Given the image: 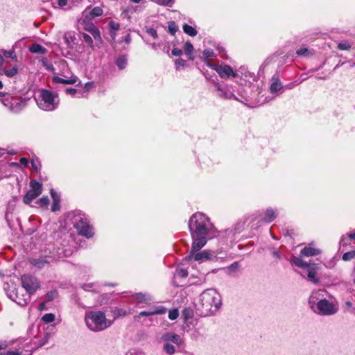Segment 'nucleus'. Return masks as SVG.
Masks as SVG:
<instances>
[{"label": "nucleus", "mask_w": 355, "mask_h": 355, "mask_svg": "<svg viewBox=\"0 0 355 355\" xmlns=\"http://www.w3.org/2000/svg\"><path fill=\"white\" fill-rule=\"evenodd\" d=\"M189 229L193 239L192 252L200 251L207 243L211 231L209 218L202 213H195L189 219Z\"/></svg>", "instance_id": "1"}, {"label": "nucleus", "mask_w": 355, "mask_h": 355, "mask_svg": "<svg viewBox=\"0 0 355 355\" xmlns=\"http://www.w3.org/2000/svg\"><path fill=\"white\" fill-rule=\"evenodd\" d=\"M221 304L220 297L216 291L209 289L203 291L196 304V309L200 316L206 317L214 314Z\"/></svg>", "instance_id": "2"}, {"label": "nucleus", "mask_w": 355, "mask_h": 355, "mask_svg": "<svg viewBox=\"0 0 355 355\" xmlns=\"http://www.w3.org/2000/svg\"><path fill=\"white\" fill-rule=\"evenodd\" d=\"M85 321L87 327L92 331L98 332L111 327L114 320H108L101 311H86Z\"/></svg>", "instance_id": "3"}, {"label": "nucleus", "mask_w": 355, "mask_h": 355, "mask_svg": "<svg viewBox=\"0 0 355 355\" xmlns=\"http://www.w3.org/2000/svg\"><path fill=\"white\" fill-rule=\"evenodd\" d=\"M73 227L77 230L78 234L91 239L94 236L93 227L89 225V220L81 216L74 217Z\"/></svg>", "instance_id": "4"}, {"label": "nucleus", "mask_w": 355, "mask_h": 355, "mask_svg": "<svg viewBox=\"0 0 355 355\" xmlns=\"http://www.w3.org/2000/svg\"><path fill=\"white\" fill-rule=\"evenodd\" d=\"M21 283L26 292L31 295L35 293V292L40 288V282L39 279L31 274H24L21 275Z\"/></svg>", "instance_id": "5"}, {"label": "nucleus", "mask_w": 355, "mask_h": 355, "mask_svg": "<svg viewBox=\"0 0 355 355\" xmlns=\"http://www.w3.org/2000/svg\"><path fill=\"white\" fill-rule=\"evenodd\" d=\"M316 307L317 313L320 315H333L338 311V304L334 302H331L326 299L318 301Z\"/></svg>", "instance_id": "6"}, {"label": "nucleus", "mask_w": 355, "mask_h": 355, "mask_svg": "<svg viewBox=\"0 0 355 355\" xmlns=\"http://www.w3.org/2000/svg\"><path fill=\"white\" fill-rule=\"evenodd\" d=\"M40 97L41 98L39 106L44 110L52 111L55 110L56 103L55 102V96L51 92L42 89L40 92Z\"/></svg>", "instance_id": "7"}, {"label": "nucleus", "mask_w": 355, "mask_h": 355, "mask_svg": "<svg viewBox=\"0 0 355 355\" xmlns=\"http://www.w3.org/2000/svg\"><path fill=\"white\" fill-rule=\"evenodd\" d=\"M213 254L210 250H203L202 252L195 251L192 252L191 249L189 254L187 257V259H191L192 258L196 261H203L206 260H210Z\"/></svg>", "instance_id": "8"}, {"label": "nucleus", "mask_w": 355, "mask_h": 355, "mask_svg": "<svg viewBox=\"0 0 355 355\" xmlns=\"http://www.w3.org/2000/svg\"><path fill=\"white\" fill-rule=\"evenodd\" d=\"M291 262L293 265L305 269L306 270V275L309 279H311V263L304 261L302 257L299 256H292L291 258Z\"/></svg>", "instance_id": "9"}, {"label": "nucleus", "mask_w": 355, "mask_h": 355, "mask_svg": "<svg viewBox=\"0 0 355 355\" xmlns=\"http://www.w3.org/2000/svg\"><path fill=\"white\" fill-rule=\"evenodd\" d=\"M216 71L222 78H227L230 76L236 77V73L233 71L232 68L229 65L217 66L215 68Z\"/></svg>", "instance_id": "10"}, {"label": "nucleus", "mask_w": 355, "mask_h": 355, "mask_svg": "<svg viewBox=\"0 0 355 355\" xmlns=\"http://www.w3.org/2000/svg\"><path fill=\"white\" fill-rule=\"evenodd\" d=\"M15 298L13 300L19 305L23 306L28 304V302L31 300V295L26 292L25 294L19 295L18 289H16L14 293Z\"/></svg>", "instance_id": "11"}, {"label": "nucleus", "mask_w": 355, "mask_h": 355, "mask_svg": "<svg viewBox=\"0 0 355 355\" xmlns=\"http://www.w3.org/2000/svg\"><path fill=\"white\" fill-rule=\"evenodd\" d=\"M162 339L165 341H171L180 346L182 344V339L180 336L173 333H166L163 335Z\"/></svg>", "instance_id": "12"}, {"label": "nucleus", "mask_w": 355, "mask_h": 355, "mask_svg": "<svg viewBox=\"0 0 355 355\" xmlns=\"http://www.w3.org/2000/svg\"><path fill=\"white\" fill-rule=\"evenodd\" d=\"M166 312V309L162 306H157L150 311H141L137 315L138 318L141 316H150L153 315H162Z\"/></svg>", "instance_id": "13"}, {"label": "nucleus", "mask_w": 355, "mask_h": 355, "mask_svg": "<svg viewBox=\"0 0 355 355\" xmlns=\"http://www.w3.org/2000/svg\"><path fill=\"white\" fill-rule=\"evenodd\" d=\"M77 80V77H71L70 78L64 79L58 76H53L52 79L53 82L55 83H62L65 85L75 84Z\"/></svg>", "instance_id": "14"}, {"label": "nucleus", "mask_w": 355, "mask_h": 355, "mask_svg": "<svg viewBox=\"0 0 355 355\" xmlns=\"http://www.w3.org/2000/svg\"><path fill=\"white\" fill-rule=\"evenodd\" d=\"M40 194L36 193L35 191H33L32 190H28L27 193L23 198V202L25 205H30L31 202L36 199Z\"/></svg>", "instance_id": "15"}, {"label": "nucleus", "mask_w": 355, "mask_h": 355, "mask_svg": "<svg viewBox=\"0 0 355 355\" xmlns=\"http://www.w3.org/2000/svg\"><path fill=\"white\" fill-rule=\"evenodd\" d=\"M272 81L270 87V93L277 92L282 88V83L277 76H273L272 77Z\"/></svg>", "instance_id": "16"}, {"label": "nucleus", "mask_w": 355, "mask_h": 355, "mask_svg": "<svg viewBox=\"0 0 355 355\" xmlns=\"http://www.w3.org/2000/svg\"><path fill=\"white\" fill-rule=\"evenodd\" d=\"M29 262L31 265L37 267L38 269L43 268L49 263L48 261L44 258L30 259Z\"/></svg>", "instance_id": "17"}, {"label": "nucleus", "mask_w": 355, "mask_h": 355, "mask_svg": "<svg viewBox=\"0 0 355 355\" xmlns=\"http://www.w3.org/2000/svg\"><path fill=\"white\" fill-rule=\"evenodd\" d=\"M29 51L33 53L44 55L46 53L47 49L39 44H33L29 46Z\"/></svg>", "instance_id": "18"}, {"label": "nucleus", "mask_w": 355, "mask_h": 355, "mask_svg": "<svg viewBox=\"0 0 355 355\" xmlns=\"http://www.w3.org/2000/svg\"><path fill=\"white\" fill-rule=\"evenodd\" d=\"M51 195L53 198L51 211H56L60 209V198L57 193L53 189L51 190Z\"/></svg>", "instance_id": "19"}, {"label": "nucleus", "mask_w": 355, "mask_h": 355, "mask_svg": "<svg viewBox=\"0 0 355 355\" xmlns=\"http://www.w3.org/2000/svg\"><path fill=\"white\" fill-rule=\"evenodd\" d=\"M184 53L189 60H193L194 57L192 56V53L194 50L193 44L190 42H187L184 46Z\"/></svg>", "instance_id": "20"}, {"label": "nucleus", "mask_w": 355, "mask_h": 355, "mask_svg": "<svg viewBox=\"0 0 355 355\" xmlns=\"http://www.w3.org/2000/svg\"><path fill=\"white\" fill-rule=\"evenodd\" d=\"M31 190L35 191L36 193L41 194L43 191L42 184L35 180H33L30 182Z\"/></svg>", "instance_id": "21"}, {"label": "nucleus", "mask_w": 355, "mask_h": 355, "mask_svg": "<svg viewBox=\"0 0 355 355\" xmlns=\"http://www.w3.org/2000/svg\"><path fill=\"white\" fill-rule=\"evenodd\" d=\"M276 218L275 211L272 209H267L265 213L263 220L266 223H270Z\"/></svg>", "instance_id": "22"}, {"label": "nucleus", "mask_w": 355, "mask_h": 355, "mask_svg": "<svg viewBox=\"0 0 355 355\" xmlns=\"http://www.w3.org/2000/svg\"><path fill=\"white\" fill-rule=\"evenodd\" d=\"M18 73V69L17 67H13L10 69H1L0 70V76L4 74L9 78L14 77Z\"/></svg>", "instance_id": "23"}, {"label": "nucleus", "mask_w": 355, "mask_h": 355, "mask_svg": "<svg viewBox=\"0 0 355 355\" xmlns=\"http://www.w3.org/2000/svg\"><path fill=\"white\" fill-rule=\"evenodd\" d=\"M116 64L120 70L124 69L127 64V57L125 55H120L116 60Z\"/></svg>", "instance_id": "24"}, {"label": "nucleus", "mask_w": 355, "mask_h": 355, "mask_svg": "<svg viewBox=\"0 0 355 355\" xmlns=\"http://www.w3.org/2000/svg\"><path fill=\"white\" fill-rule=\"evenodd\" d=\"M112 312L114 314V319L112 320L114 321L119 317L125 316L127 315V311L119 307L113 308L112 309Z\"/></svg>", "instance_id": "25"}, {"label": "nucleus", "mask_w": 355, "mask_h": 355, "mask_svg": "<svg viewBox=\"0 0 355 355\" xmlns=\"http://www.w3.org/2000/svg\"><path fill=\"white\" fill-rule=\"evenodd\" d=\"M182 28L186 34L191 37L196 36L198 33L197 31L193 27L187 24L183 25Z\"/></svg>", "instance_id": "26"}, {"label": "nucleus", "mask_w": 355, "mask_h": 355, "mask_svg": "<svg viewBox=\"0 0 355 355\" xmlns=\"http://www.w3.org/2000/svg\"><path fill=\"white\" fill-rule=\"evenodd\" d=\"M352 46V43L347 40L340 41L338 44V48L340 50H349Z\"/></svg>", "instance_id": "27"}, {"label": "nucleus", "mask_w": 355, "mask_h": 355, "mask_svg": "<svg viewBox=\"0 0 355 355\" xmlns=\"http://www.w3.org/2000/svg\"><path fill=\"white\" fill-rule=\"evenodd\" d=\"M103 10L102 8L99 6L94 7L89 12V15L92 18L96 17H100L103 15Z\"/></svg>", "instance_id": "28"}, {"label": "nucleus", "mask_w": 355, "mask_h": 355, "mask_svg": "<svg viewBox=\"0 0 355 355\" xmlns=\"http://www.w3.org/2000/svg\"><path fill=\"white\" fill-rule=\"evenodd\" d=\"M168 33L174 35L178 30V26L174 21H170L168 22Z\"/></svg>", "instance_id": "29"}, {"label": "nucleus", "mask_w": 355, "mask_h": 355, "mask_svg": "<svg viewBox=\"0 0 355 355\" xmlns=\"http://www.w3.org/2000/svg\"><path fill=\"white\" fill-rule=\"evenodd\" d=\"M81 35H82V37H83V40L85 41V42L87 43V45L90 48L94 49V42H93V40H92V37L90 35H89L88 34L85 33H81Z\"/></svg>", "instance_id": "30"}, {"label": "nucleus", "mask_w": 355, "mask_h": 355, "mask_svg": "<svg viewBox=\"0 0 355 355\" xmlns=\"http://www.w3.org/2000/svg\"><path fill=\"white\" fill-rule=\"evenodd\" d=\"M36 204L40 207H47L49 205V199L48 196H44L36 202Z\"/></svg>", "instance_id": "31"}, {"label": "nucleus", "mask_w": 355, "mask_h": 355, "mask_svg": "<svg viewBox=\"0 0 355 355\" xmlns=\"http://www.w3.org/2000/svg\"><path fill=\"white\" fill-rule=\"evenodd\" d=\"M1 52L6 58H11L12 60H16L17 56L14 50H1Z\"/></svg>", "instance_id": "32"}, {"label": "nucleus", "mask_w": 355, "mask_h": 355, "mask_svg": "<svg viewBox=\"0 0 355 355\" xmlns=\"http://www.w3.org/2000/svg\"><path fill=\"white\" fill-rule=\"evenodd\" d=\"M89 33L93 36L95 40L98 41L100 42H102V38L101 35V33L98 27L94 28V31H92Z\"/></svg>", "instance_id": "33"}, {"label": "nucleus", "mask_w": 355, "mask_h": 355, "mask_svg": "<svg viewBox=\"0 0 355 355\" xmlns=\"http://www.w3.org/2000/svg\"><path fill=\"white\" fill-rule=\"evenodd\" d=\"M55 315L53 313H46L42 316V321L45 323H50L55 320Z\"/></svg>", "instance_id": "34"}, {"label": "nucleus", "mask_w": 355, "mask_h": 355, "mask_svg": "<svg viewBox=\"0 0 355 355\" xmlns=\"http://www.w3.org/2000/svg\"><path fill=\"white\" fill-rule=\"evenodd\" d=\"M164 350L168 354H173L175 352V347L168 343L164 344Z\"/></svg>", "instance_id": "35"}, {"label": "nucleus", "mask_w": 355, "mask_h": 355, "mask_svg": "<svg viewBox=\"0 0 355 355\" xmlns=\"http://www.w3.org/2000/svg\"><path fill=\"white\" fill-rule=\"evenodd\" d=\"M182 315L184 316L185 320H189L190 318H192L193 316V310L190 308L184 309L182 311Z\"/></svg>", "instance_id": "36"}, {"label": "nucleus", "mask_w": 355, "mask_h": 355, "mask_svg": "<svg viewBox=\"0 0 355 355\" xmlns=\"http://www.w3.org/2000/svg\"><path fill=\"white\" fill-rule=\"evenodd\" d=\"M108 27L111 31H116L120 28V24L114 21H110L108 23Z\"/></svg>", "instance_id": "37"}, {"label": "nucleus", "mask_w": 355, "mask_h": 355, "mask_svg": "<svg viewBox=\"0 0 355 355\" xmlns=\"http://www.w3.org/2000/svg\"><path fill=\"white\" fill-rule=\"evenodd\" d=\"M51 335L50 333L46 332L44 334V337L40 340V343L38 344L39 347H42L46 343H48L49 338H51Z\"/></svg>", "instance_id": "38"}, {"label": "nucleus", "mask_w": 355, "mask_h": 355, "mask_svg": "<svg viewBox=\"0 0 355 355\" xmlns=\"http://www.w3.org/2000/svg\"><path fill=\"white\" fill-rule=\"evenodd\" d=\"M311 244H309L308 246H306L304 247L303 249H302L301 252H300V256L302 257H310L311 256V246H310Z\"/></svg>", "instance_id": "39"}, {"label": "nucleus", "mask_w": 355, "mask_h": 355, "mask_svg": "<svg viewBox=\"0 0 355 355\" xmlns=\"http://www.w3.org/2000/svg\"><path fill=\"white\" fill-rule=\"evenodd\" d=\"M319 269L318 267V264L315 263H312V283H317L318 279L316 278V272L315 270Z\"/></svg>", "instance_id": "40"}, {"label": "nucleus", "mask_w": 355, "mask_h": 355, "mask_svg": "<svg viewBox=\"0 0 355 355\" xmlns=\"http://www.w3.org/2000/svg\"><path fill=\"white\" fill-rule=\"evenodd\" d=\"M355 257V250L347 252L343 255L344 261H349Z\"/></svg>", "instance_id": "41"}, {"label": "nucleus", "mask_w": 355, "mask_h": 355, "mask_svg": "<svg viewBox=\"0 0 355 355\" xmlns=\"http://www.w3.org/2000/svg\"><path fill=\"white\" fill-rule=\"evenodd\" d=\"M135 298L138 303L145 302L147 301V298L145 294L141 293H136Z\"/></svg>", "instance_id": "42"}, {"label": "nucleus", "mask_w": 355, "mask_h": 355, "mask_svg": "<svg viewBox=\"0 0 355 355\" xmlns=\"http://www.w3.org/2000/svg\"><path fill=\"white\" fill-rule=\"evenodd\" d=\"M179 316V312L178 309H172L169 311L168 318L171 320L177 319Z\"/></svg>", "instance_id": "43"}, {"label": "nucleus", "mask_w": 355, "mask_h": 355, "mask_svg": "<svg viewBox=\"0 0 355 355\" xmlns=\"http://www.w3.org/2000/svg\"><path fill=\"white\" fill-rule=\"evenodd\" d=\"M58 293L56 291H51L46 293V298L48 302L53 300L57 296Z\"/></svg>", "instance_id": "44"}, {"label": "nucleus", "mask_w": 355, "mask_h": 355, "mask_svg": "<svg viewBox=\"0 0 355 355\" xmlns=\"http://www.w3.org/2000/svg\"><path fill=\"white\" fill-rule=\"evenodd\" d=\"M27 354H24L22 352H15V351H7L6 352L1 353V355H31L32 351H28Z\"/></svg>", "instance_id": "45"}, {"label": "nucleus", "mask_w": 355, "mask_h": 355, "mask_svg": "<svg viewBox=\"0 0 355 355\" xmlns=\"http://www.w3.org/2000/svg\"><path fill=\"white\" fill-rule=\"evenodd\" d=\"M296 53L300 56H307L309 55V49L303 47L297 50Z\"/></svg>", "instance_id": "46"}, {"label": "nucleus", "mask_w": 355, "mask_h": 355, "mask_svg": "<svg viewBox=\"0 0 355 355\" xmlns=\"http://www.w3.org/2000/svg\"><path fill=\"white\" fill-rule=\"evenodd\" d=\"M176 69H179L180 67H183L186 64V60L182 58H178L175 62Z\"/></svg>", "instance_id": "47"}, {"label": "nucleus", "mask_w": 355, "mask_h": 355, "mask_svg": "<svg viewBox=\"0 0 355 355\" xmlns=\"http://www.w3.org/2000/svg\"><path fill=\"white\" fill-rule=\"evenodd\" d=\"M203 56L205 58H211L214 56V52L211 49H205L202 52Z\"/></svg>", "instance_id": "48"}, {"label": "nucleus", "mask_w": 355, "mask_h": 355, "mask_svg": "<svg viewBox=\"0 0 355 355\" xmlns=\"http://www.w3.org/2000/svg\"><path fill=\"white\" fill-rule=\"evenodd\" d=\"M96 26L93 23H87L84 26V30L90 33L92 31H94V28Z\"/></svg>", "instance_id": "49"}, {"label": "nucleus", "mask_w": 355, "mask_h": 355, "mask_svg": "<svg viewBox=\"0 0 355 355\" xmlns=\"http://www.w3.org/2000/svg\"><path fill=\"white\" fill-rule=\"evenodd\" d=\"M157 3L162 6H171V3L174 2V0H155Z\"/></svg>", "instance_id": "50"}, {"label": "nucleus", "mask_w": 355, "mask_h": 355, "mask_svg": "<svg viewBox=\"0 0 355 355\" xmlns=\"http://www.w3.org/2000/svg\"><path fill=\"white\" fill-rule=\"evenodd\" d=\"M147 33L151 35L153 38L156 39L158 37V35H157V31L155 29V28H149L148 31H147Z\"/></svg>", "instance_id": "51"}, {"label": "nucleus", "mask_w": 355, "mask_h": 355, "mask_svg": "<svg viewBox=\"0 0 355 355\" xmlns=\"http://www.w3.org/2000/svg\"><path fill=\"white\" fill-rule=\"evenodd\" d=\"M173 55L180 56L182 54V51L178 48H173L171 52Z\"/></svg>", "instance_id": "52"}, {"label": "nucleus", "mask_w": 355, "mask_h": 355, "mask_svg": "<svg viewBox=\"0 0 355 355\" xmlns=\"http://www.w3.org/2000/svg\"><path fill=\"white\" fill-rule=\"evenodd\" d=\"M65 92L67 94H69V95H75L76 93H77V89H73V88H67L66 90H65Z\"/></svg>", "instance_id": "53"}, {"label": "nucleus", "mask_w": 355, "mask_h": 355, "mask_svg": "<svg viewBox=\"0 0 355 355\" xmlns=\"http://www.w3.org/2000/svg\"><path fill=\"white\" fill-rule=\"evenodd\" d=\"M178 275L181 277H187L188 276V272L186 270H184V269H181L179 272H178Z\"/></svg>", "instance_id": "54"}, {"label": "nucleus", "mask_w": 355, "mask_h": 355, "mask_svg": "<svg viewBox=\"0 0 355 355\" xmlns=\"http://www.w3.org/2000/svg\"><path fill=\"white\" fill-rule=\"evenodd\" d=\"M31 166L35 171L37 172L40 170V168H39L37 162L34 159L31 160Z\"/></svg>", "instance_id": "55"}, {"label": "nucleus", "mask_w": 355, "mask_h": 355, "mask_svg": "<svg viewBox=\"0 0 355 355\" xmlns=\"http://www.w3.org/2000/svg\"><path fill=\"white\" fill-rule=\"evenodd\" d=\"M8 346L6 341L0 342V350L5 349Z\"/></svg>", "instance_id": "56"}, {"label": "nucleus", "mask_w": 355, "mask_h": 355, "mask_svg": "<svg viewBox=\"0 0 355 355\" xmlns=\"http://www.w3.org/2000/svg\"><path fill=\"white\" fill-rule=\"evenodd\" d=\"M123 41L124 42H125L126 44H130L131 42V36H130V35L129 33L127 34Z\"/></svg>", "instance_id": "57"}, {"label": "nucleus", "mask_w": 355, "mask_h": 355, "mask_svg": "<svg viewBox=\"0 0 355 355\" xmlns=\"http://www.w3.org/2000/svg\"><path fill=\"white\" fill-rule=\"evenodd\" d=\"M58 4L60 7H63L67 4V0H58Z\"/></svg>", "instance_id": "58"}, {"label": "nucleus", "mask_w": 355, "mask_h": 355, "mask_svg": "<svg viewBox=\"0 0 355 355\" xmlns=\"http://www.w3.org/2000/svg\"><path fill=\"white\" fill-rule=\"evenodd\" d=\"M321 251L319 249L312 248V257L320 254Z\"/></svg>", "instance_id": "59"}, {"label": "nucleus", "mask_w": 355, "mask_h": 355, "mask_svg": "<svg viewBox=\"0 0 355 355\" xmlns=\"http://www.w3.org/2000/svg\"><path fill=\"white\" fill-rule=\"evenodd\" d=\"M28 162V159L26 157H21L19 159V163L23 165L27 164Z\"/></svg>", "instance_id": "60"}, {"label": "nucleus", "mask_w": 355, "mask_h": 355, "mask_svg": "<svg viewBox=\"0 0 355 355\" xmlns=\"http://www.w3.org/2000/svg\"><path fill=\"white\" fill-rule=\"evenodd\" d=\"M21 103H16L15 104V106H14V104H12V110H15V109H21Z\"/></svg>", "instance_id": "61"}, {"label": "nucleus", "mask_w": 355, "mask_h": 355, "mask_svg": "<svg viewBox=\"0 0 355 355\" xmlns=\"http://www.w3.org/2000/svg\"><path fill=\"white\" fill-rule=\"evenodd\" d=\"M110 36H111L112 40L113 42H114L115 40H116V33H115V31L111 32L110 33Z\"/></svg>", "instance_id": "62"}, {"label": "nucleus", "mask_w": 355, "mask_h": 355, "mask_svg": "<svg viewBox=\"0 0 355 355\" xmlns=\"http://www.w3.org/2000/svg\"><path fill=\"white\" fill-rule=\"evenodd\" d=\"M345 304L347 308H351L352 306V303L349 301L345 302Z\"/></svg>", "instance_id": "63"}, {"label": "nucleus", "mask_w": 355, "mask_h": 355, "mask_svg": "<svg viewBox=\"0 0 355 355\" xmlns=\"http://www.w3.org/2000/svg\"><path fill=\"white\" fill-rule=\"evenodd\" d=\"M44 306H45V302H42L39 305V309L43 310L44 309Z\"/></svg>", "instance_id": "64"}]
</instances>
